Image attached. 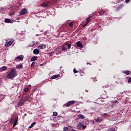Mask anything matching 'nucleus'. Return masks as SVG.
Here are the masks:
<instances>
[{"instance_id":"f257e3e1","label":"nucleus","mask_w":131,"mask_h":131,"mask_svg":"<svg viewBox=\"0 0 131 131\" xmlns=\"http://www.w3.org/2000/svg\"><path fill=\"white\" fill-rule=\"evenodd\" d=\"M6 76V78L8 79H13L17 76V70L15 69H12L10 72H7Z\"/></svg>"},{"instance_id":"f03ea898","label":"nucleus","mask_w":131,"mask_h":131,"mask_svg":"<svg viewBox=\"0 0 131 131\" xmlns=\"http://www.w3.org/2000/svg\"><path fill=\"white\" fill-rule=\"evenodd\" d=\"M71 48V44L69 43V41L66 42L64 44H63V46L62 47V51H66L67 49H70Z\"/></svg>"},{"instance_id":"7ed1b4c3","label":"nucleus","mask_w":131,"mask_h":131,"mask_svg":"<svg viewBox=\"0 0 131 131\" xmlns=\"http://www.w3.org/2000/svg\"><path fill=\"white\" fill-rule=\"evenodd\" d=\"M50 6H51V2L50 1L43 2L41 4V7H43V8H48V7H50Z\"/></svg>"},{"instance_id":"20e7f679","label":"nucleus","mask_w":131,"mask_h":131,"mask_svg":"<svg viewBox=\"0 0 131 131\" xmlns=\"http://www.w3.org/2000/svg\"><path fill=\"white\" fill-rule=\"evenodd\" d=\"M14 41L15 39H11L10 41H6L5 46L6 47H10V46H11V45L13 43V42H14Z\"/></svg>"},{"instance_id":"39448f33","label":"nucleus","mask_w":131,"mask_h":131,"mask_svg":"<svg viewBox=\"0 0 131 131\" xmlns=\"http://www.w3.org/2000/svg\"><path fill=\"white\" fill-rule=\"evenodd\" d=\"M74 103H75V101L74 100H71L69 102H68L66 104L65 106L66 107H69L70 106V105H73V104H74Z\"/></svg>"},{"instance_id":"423d86ee","label":"nucleus","mask_w":131,"mask_h":131,"mask_svg":"<svg viewBox=\"0 0 131 131\" xmlns=\"http://www.w3.org/2000/svg\"><path fill=\"white\" fill-rule=\"evenodd\" d=\"M27 13V10L26 9L24 8L23 10H21L19 13L20 15L21 16L23 15H25Z\"/></svg>"},{"instance_id":"0eeeda50","label":"nucleus","mask_w":131,"mask_h":131,"mask_svg":"<svg viewBox=\"0 0 131 131\" xmlns=\"http://www.w3.org/2000/svg\"><path fill=\"white\" fill-rule=\"evenodd\" d=\"M17 122H18V117H15L14 118V122L13 125V127H15L17 125Z\"/></svg>"},{"instance_id":"6e6552de","label":"nucleus","mask_w":131,"mask_h":131,"mask_svg":"<svg viewBox=\"0 0 131 131\" xmlns=\"http://www.w3.org/2000/svg\"><path fill=\"white\" fill-rule=\"evenodd\" d=\"M65 28H66V26H61L59 29V32H64L66 31V29H65Z\"/></svg>"},{"instance_id":"1a4fd4ad","label":"nucleus","mask_w":131,"mask_h":131,"mask_svg":"<svg viewBox=\"0 0 131 131\" xmlns=\"http://www.w3.org/2000/svg\"><path fill=\"white\" fill-rule=\"evenodd\" d=\"M46 48V45L44 44L42 45H40L38 47V48L39 50H43V49H45Z\"/></svg>"},{"instance_id":"9d476101","label":"nucleus","mask_w":131,"mask_h":131,"mask_svg":"<svg viewBox=\"0 0 131 131\" xmlns=\"http://www.w3.org/2000/svg\"><path fill=\"white\" fill-rule=\"evenodd\" d=\"M8 69V68L6 66H3L0 69V72L5 71Z\"/></svg>"},{"instance_id":"9b49d317","label":"nucleus","mask_w":131,"mask_h":131,"mask_svg":"<svg viewBox=\"0 0 131 131\" xmlns=\"http://www.w3.org/2000/svg\"><path fill=\"white\" fill-rule=\"evenodd\" d=\"M60 77L59 75H54L51 77V79H56V78H59Z\"/></svg>"},{"instance_id":"f8f14e48","label":"nucleus","mask_w":131,"mask_h":131,"mask_svg":"<svg viewBox=\"0 0 131 131\" xmlns=\"http://www.w3.org/2000/svg\"><path fill=\"white\" fill-rule=\"evenodd\" d=\"M33 54H34V55H38V54H39V50L37 49H34L33 50Z\"/></svg>"},{"instance_id":"ddd939ff","label":"nucleus","mask_w":131,"mask_h":131,"mask_svg":"<svg viewBox=\"0 0 131 131\" xmlns=\"http://www.w3.org/2000/svg\"><path fill=\"white\" fill-rule=\"evenodd\" d=\"M77 47L78 48H82V44L80 41H78L77 42Z\"/></svg>"},{"instance_id":"4468645a","label":"nucleus","mask_w":131,"mask_h":131,"mask_svg":"<svg viewBox=\"0 0 131 131\" xmlns=\"http://www.w3.org/2000/svg\"><path fill=\"white\" fill-rule=\"evenodd\" d=\"M36 60H37V57L33 56L31 59V62H34V61H36Z\"/></svg>"},{"instance_id":"2eb2a0df","label":"nucleus","mask_w":131,"mask_h":131,"mask_svg":"<svg viewBox=\"0 0 131 131\" xmlns=\"http://www.w3.org/2000/svg\"><path fill=\"white\" fill-rule=\"evenodd\" d=\"M122 7H123V4L120 5L119 6L116 8V11H120Z\"/></svg>"},{"instance_id":"dca6fc26","label":"nucleus","mask_w":131,"mask_h":131,"mask_svg":"<svg viewBox=\"0 0 131 131\" xmlns=\"http://www.w3.org/2000/svg\"><path fill=\"white\" fill-rule=\"evenodd\" d=\"M91 18H93V16H91L87 18L86 20L87 24H89V23H90V21H91V20H92V19H91Z\"/></svg>"},{"instance_id":"f3484780","label":"nucleus","mask_w":131,"mask_h":131,"mask_svg":"<svg viewBox=\"0 0 131 131\" xmlns=\"http://www.w3.org/2000/svg\"><path fill=\"white\" fill-rule=\"evenodd\" d=\"M24 57L22 55H19V56H18L16 59V60H19L20 61H21V60H22L23 59Z\"/></svg>"},{"instance_id":"a211bd4d","label":"nucleus","mask_w":131,"mask_h":131,"mask_svg":"<svg viewBox=\"0 0 131 131\" xmlns=\"http://www.w3.org/2000/svg\"><path fill=\"white\" fill-rule=\"evenodd\" d=\"M5 22H6V23H12V20L9 18H5Z\"/></svg>"},{"instance_id":"6ab92c4d","label":"nucleus","mask_w":131,"mask_h":131,"mask_svg":"<svg viewBox=\"0 0 131 131\" xmlns=\"http://www.w3.org/2000/svg\"><path fill=\"white\" fill-rule=\"evenodd\" d=\"M129 71L127 70V71H123L122 73H124V74H126V75H129Z\"/></svg>"},{"instance_id":"aec40b11","label":"nucleus","mask_w":131,"mask_h":131,"mask_svg":"<svg viewBox=\"0 0 131 131\" xmlns=\"http://www.w3.org/2000/svg\"><path fill=\"white\" fill-rule=\"evenodd\" d=\"M16 69H21V68H23V65L19 64L15 68Z\"/></svg>"},{"instance_id":"412c9836","label":"nucleus","mask_w":131,"mask_h":131,"mask_svg":"<svg viewBox=\"0 0 131 131\" xmlns=\"http://www.w3.org/2000/svg\"><path fill=\"white\" fill-rule=\"evenodd\" d=\"M35 124H36V122H33L31 125L29 127V128H32V127H33L35 125Z\"/></svg>"},{"instance_id":"4be33fe9","label":"nucleus","mask_w":131,"mask_h":131,"mask_svg":"<svg viewBox=\"0 0 131 131\" xmlns=\"http://www.w3.org/2000/svg\"><path fill=\"white\" fill-rule=\"evenodd\" d=\"M78 117L80 119H84V116H83V115H82V114H79Z\"/></svg>"},{"instance_id":"5701e85b","label":"nucleus","mask_w":131,"mask_h":131,"mask_svg":"<svg viewBox=\"0 0 131 131\" xmlns=\"http://www.w3.org/2000/svg\"><path fill=\"white\" fill-rule=\"evenodd\" d=\"M103 120L102 118L98 117L96 120V122H100V121H102Z\"/></svg>"},{"instance_id":"b1692460","label":"nucleus","mask_w":131,"mask_h":131,"mask_svg":"<svg viewBox=\"0 0 131 131\" xmlns=\"http://www.w3.org/2000/svg\"><path fill=\"white\" fill-rule=\"evenodd\" d=\"M79 125H80V126H81L82 127H83V128H85V127H86V125H84V124H83L82 123H79Z\"/></svg>"},{"instance_id":"393cba45","label":"nucleus","mask_w":131,"mask_h":131,"mask_svg":"<svg viewBox=\"0 0 131 131\" xmlns=\"http://www.w3.org/2000/svg\"><path fill=\"white\" fill-rule=\"evenodd\" d=\"M28 91H30V89H29L28 88L26 87L24 89V92H25V93H27V92H28Z\"/></svg>"},{"instance_id":"a878e982","label":"nucleus","mask_w":131,"mask_h":131,"mask_svg":"<svg viewBox=\"0 0 131 131\" xmlns=\"http://www.w3.org/2000/svg\"><path fill=\"white\" fill-rule=\"evenodd\" d=\"M79 73L80 74V76H84V73L83 72L80 71Z\"/></svg>"},{"instance_id":"bb28decb","label":"nucleus","mask_w":131,"mask_h":131,"mask_svg":"<svg viewBox=\"0 0 131 131\" xmlns=\"http://www.w3.org/2000/svg\"><path fill=\"white\" fill-rule=\"evenodd\" d=\"M63 131H70V128H69L67 127H64L63 128Z\"/></svg>"},{"instance_id":"cd10ccee","label":"nucleus","mask_w":131,"mask_h":131,"mask_svg":"<svg viewBox=\"0 0 131 131\" xmlns=\"http://www.w3.org/2000/svg\"><path fill=\"white\" fill-rule=\"evenodd\" d=\"M73 24H74V22L72 21L69 24V26L71 28V27H73Z\"/></svg>"},{"instance_id":"c85d7f7f","label":"nucleus","mask_w":131,"mask_h":131,"mask_svg":"<svg viewBox=\"0 0 131 131\" xmlns=\"http://www.w3.org/2000/svg\"><path fill=\"white\" fill-rule=\"evenodd\" d=\"M99 15L100 16H102V15H104V11H100L99 12Z\"/></svg>"},{"instance_id":"c756f323","label":"nucleus","mask_w":131,"mask_h":131,"mask_svg":"<svg viewBox=\"0 0 131 131\" xmlns=\"http://www.w3.org/2000/svg\"><path fill=\"white\" fill-rule=\"evenodd\" d=\"M77 128L78 129H79V130H81V129H82V128L81 127V126L80 125H78L77 126Z\"/></svg>"},{"instance_id":"7c9ffc66","label":"nucleus","mask_w":131,"mask_h":131,"mask_svg":"<svg viewBox=\"0 0 131 131\" xmlns=\"http://www.w3.org/2000/svg\"><path fill=\"white\" fill-rule=\"evenodd\" d=\"M53 116H57L58 115V113L56 112H53Z\"/></svg>"},{"instance_id":"2f4dec72","label":"nucleus","mask_w":131,"mask_h":131,"mask_svg":"<svg viewBox=\"0 0 131 131\" xmlns=\"http://www.w3.org/2000/svg\"><path fill=\"white\" fill-rule=\"evenodd\" d=\"M73 72H74V74H75V73H78V71L76 70L75 68H74L73 70Z\"/></svg>"},{"instance_id":"473e14b6","label":"nucleus","mask_w":131,"mask_h":131,"mask_svg":"<svg viewBox=\"0 0 131 131\" xmlns=\"http://www.w3.org/2000/svg\"><path fill=\"white\" fill-rule=\"evenodd\" d=\"M35 65V62H33L31 64V67H33Z\"/></svg>"},{"instance_id":"72a5a7b5","label":"nucleus","mask_w":131,"mask_h":131,"mask_svg":"<svg viewBox=\"0 0 131 131\" xmlns=\"http://www.w3.org/2000/svg\"><path fill=\"white\" fill-rule=\"evenodd\" d=\"M102 117H104V118H107V114H104L103 115H102Z\"/></svg>"},{"instance_id":"f704fd0d","label":"nucleus","mask_w":131,"mask_h":131,"mask_svg":"<svg viewBox=\"0 0 131 131\" xmlns=\"http://www.w3.org/2000/svg\"><path fill=\"white\" fill-rule=\"evenodd\" d=\"M22 105H23V102H20L18 104V107H21V106H22Z\"/></svg>"},{"instance_id":"c9c22d12","label":"nucleus","mask_w":131,"mask_h":131,"mask_svg":"<svg viewBox=\"0 0 131 131\" xmlns=\"http://www.w3.org/2000/svg\"><path fill=\"white\" fill-rule=\"evenodd\" d=\"M14 122V118H11L10 120V123H13Z\"/></svg>"},{"instance_id":"e433bc0d","label":"nucleus","mask_w":131,"mask_h":131,"mask_svg":"<svg viewBox=\"0 0 131 131\" xmlns=\"http://www.w3.org/2000/svg\"><path fill=\"white\" fill-rule=\"evenodd\" d=\"M128 82L129 83H130V82H131V78L130 77L128 78Z\"/></svg>"},{"instance_id":"4c0bfd02","label":"nucleus","mask_w":131,"mask_h":131,"mask_svg":"<svg viewBox=\"0 0 131 131\" xmlns=\"http://www.w3.org/2000/svg\"><path fill=\"white\" fill-rule=\"evenodd\" d=\"M125 2L127 3V4H128V3L130 2V0H125Z\"/></svg>"},{"instance_id":"58836bf2","label":"nucleus","mask_w":131,"mask_h":131,"mask_svg":"<svg viewBox=\"0 0 131 131\" xmlns=\"http://www.w3.org/2000/svg\"><path fill=\"white\" fill-rule=\"evenodd\" d=\"M108 131H115L114 129H112V128H109Z\"/></svg>"},{"instance_id":"ea45409f","label":"nucleus","mask_w":131,"mask_h":131,"mask_svg":"<svg viewBox=\"0 0 131 131\" xmlns=\"http://www.w3.org/2000/svg\"><path fill=\"white\" fill-rule=\"evenodd\" d=\"M87 25H88V23H86V24L83 25V27H85V26H86Z\"/></svg>"},{"instance_id":"a19ab883","label":"nucleus","mask_w":131,"mask_h":131,"mask_svg":"<svg viewBox=\"0 0 131 131\" xmlns=\"http://www.w3.org/2000/svg\"><path fill=\"white\" fill-rule=\"evenodd\" d=\"M83 40H86V37H84L83 38Z\"/></svg>"},{"instance_id":"79ce46f5","label":"nucleus","mask_w":131,"mask_h":131,"mask_svg":"<svg viewBox=\"0 0 131 131\" xmlns=\"http://www.w3.org/2000/svg\"><path fill=\"white\" fill-rule=\"evenodd\" d=\"M116 103H118V102L117 101V100H115V101L114 102V104H115Z\"/></svg>"},{"instance_id":"37998d69","label":"nucleus","mask_w":131,"mask_h":131,"mask_svg":"<svg viewBox=\"0 0 131 131\" xmlns=\"http://www.w3.org/2000/svg\"><path fill=\"white\" fill-rule=\"evenodd\" d=\"M0 11H4V8H0Z\"/></svg>"},{"instance_id":"c03bdc74","label":"nucleus","mask_w":131,"mask_h":131,"mask_svg":"<svg viewBox=\"0 0 131 131\" xmlns=\"http://www.w3.org/2000/svg\"><path fill=\"white\" fill-rule=\"evenodd\" d=\"M24 116H27V114H24Z\"/></svg>"},{"instance_id":"a18cd8bd","label":"nucleus","mask_w":131,"mask_h":131,"mask_svg":"<svg viewBox=\"0 0 131 131\" xmlns=\"http://www.w3.org/2000/svg\"><path fill=\"white\" fill-rule=\"evenodd\" d=\"M29 88H31V85H29Z\"/></svg>"},{"instance_id":"49530a36","label":"nucleus","mask_w":131,"mask_h":131,"mask_svg":"<svg viewBox=\"0 0 131 131\" xmlns=\"http://www.w3.org/2000/svg\"><path fill=\"white\" fill-rule=\"evenodd\" d=\"M73 131H76V130H73Z\"/></svg>"},{"instance_id":"de8ad7c7","label":"nucleus","mask_w":131,"mask_h":131,"mask_svg":"<svg viewBox=\"0 0 131 131\" xmlns=\"http://www.w3.org/2000/svg\"><path fill=\"white\" fill-rule=\"evenodd\" d=\"M89 64L90 65H91V63H89Z\"/></svg>"}]
</instances>
